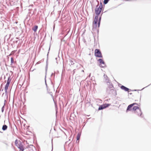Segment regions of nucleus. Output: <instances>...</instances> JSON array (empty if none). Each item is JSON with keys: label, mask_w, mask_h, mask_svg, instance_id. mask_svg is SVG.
<instances>
[{"label": "nucleus", "mask_w": 151, "mask_h": 151, "mask_svg": "<svg viewBox=\"0 0 151 151\" xmlns=\"http://www.w3.org/2000/svg\"><path fill=\"white\" fill-rule=\"evenodd\" d=\"M134 106L132 110L138 116H142V112L140 109L139 107V105L136 103H134L129 105L127 109V111H131L132 107Z\"/></svg>", "instance_id": "f257e3e1"}, {"label": "nucleus", "mask_w": 151, "mask_h": 151, "mask_svg": "<svg viewBox=\"0 0 151 151\" xmlns=\"http://www.w3.org/2000/svg\"><path fill=\"white\" fill-rule=\"evenodd\" d=\"M101 17H99V20L98 17L95 16L93 22V27L94 28H99L100 26Z\"/></svg>", "instance_id": "f03ea898"}, {"label": "nucleus", "mask_w": 151, "mask_h": 151, "mask_svg": "<svg viewBox=\"0 0 151 151\" xmlns=\"http://www.w3.org/2000/svg\"><path fill=\"white\" fill-rule=\"evenodd\" d=\"M102 8V3H101L100 4L99 6L97 5L95 9V13L96 14V16H97L98 17V16L100 14L101 12Z\"/></svg>", "instance_id": "7ed1b4c3"}, {"label": "nucleus", "mask_w": 151, "mask_h": 151, "mask_svg": "<svg viewBox=\"0 0 151 151\" xmlns=\"http://www.w3.org/2000/svg\"><path fill=\"white\" fill-rule=\"evenodd\" d=\"M15 143L18 148L19 149V151H23L24 150L23 146L20 142H19L17 140H15Z\"/></svg>", "instance_id": "20e7f679"}, {"label": "nucleus", "mask_w": 151, "mask_h": 151, "mask_svg": "<svg viewBox=\"0 0 151 151\" xmlns=\"http://www.w3.org/2000/svg\"><path fill=\"white\" fill-rule=\"evenodd\" d=\"M95 55L96 57L102 58V56L101 52L99 49H96L95 50Z\"/></svg>", "instance_id": "39448f33"}, {"label": "nucleus", "mask_w": 151, "mask_h": 151, "mask_svg": "<svg viewBox=\"0 0 151 151\" xmlns=\"http://www.w3.org/2000/svg\"><path fill=\"white\" fill-rule=\"evenodd\" d=\"M111 105V104H105L101 105L99 108L98 110H99L103 109H105L106 107H108L109 106Z\"/></svg>", "instance_id": "423d86ee"}, {"label": "nucleus", "mask_w": 151, "mask_h": 151, "mask_svg": "<svg viewBox=\"0 0 151 151\" xmlns=\"http://www.w3.org/2000/svg\"><path fill=\"white\" fill-rule=\"evenodd\" d=\"M11 82V80L9 78L8 79L7 83L5 86L4 90L5 92H7V90L9 86L10 83Z\"/></svg>", "instance_id": "0eeeda50"}, {"label": "nucleus", "mask_w": 151, "mask_h": 151, "mask_svg": "<svg viewBox=\"0 0 151 151\" xmlns=\"http://www.w3.org/2000/svg\"><path fill=\"white\" fill-rule=\"evenodd\" d=\"M98 60L99 63V65L101 67H104L105 66V63L102 59H99Z\"/></svg>", "instance_id": "6e6552de"}, {"label": "nucleus", "mask_w": 151, "mask_h": 151, "mask_svg": "<svg viewBox=\"0 0 151 151\" xmlns=\"http://www.w3.org/2000/svg\"><path fill=\"white\" fill-rule=\"evenodd\" d=\"M46 86H47V93L49 94L50 95L52 96V92L51 91V90L50 88H49V87H48L47 86V85L46 84Z\"/></svg>", "instance_id": "1a4fd4ad"}, {"label": "nucleus", "mask_w": 151, "mask_h": 151, "mask_svg": "<svg viewBox=\"0 0 151 151\" xmlns=\"http://www.w3.org/2000/svg\"><path fill=\"white\" fill-rule=\"evenodd\" d=\"M121 88L122 89L124 90L125 91H128L129 90V88L123 86H122L121 87Z\"/></svg>", "instance_id": "9d476101"}, {"label": "nucleus", "mask_w": 151, "mask_h": 151, "mask_svg": "<svg viewBox=\"0 0 151 151\" xmlns=\"http://www.w3.org/2000/svg\"><path fill=\"white\" fill-rule=\"evenodd\" d=\"M38 28V26L37 25L33 27L32 28V29L35 32H36Z\"/></svg>", "instance_id": "9b49d317"}, {"label": "nucleus", "mask_w": 151, "mask_h": 151, "mask_svg": "<svg viewBox=\"0 0 151 151\" xmlns=\"http://www.w3.org/2000/svg\"><path fill=\"white\" fill-rule=\"evenodd\" d=\"M7 128V126L6 125H4L2 127V129L3 130H6Z\"/></svg>", "instance_id": "f8f14e48"}, {"label": "nucleus", "mask_w": 151, "mask_h": 151, "mask_svg": "<svg viewBox=\"0 0 151 151\" xmlns=\"http://www.w3.org/2000/svg\"><path fill=\"white\" fill-rule=\"evenodd\" d=\"M80 137V134L78 133V134L77 137V140L79 141Z\"/></svg>", "instance_id": "ddd939ff"}, {"label": "nucleus", "mask_w": 151, "mask_h": 151, "mask_svg": "<svg viewBox=\"0 0 151 151\" xmlns=\"http://www.w3.org/2000/svg\"><path fill=\"white\" fill-rule=\"evenodd\" d=\"M69 62H70V64L69 63V65H73L74 63L73 62V61L71 60H70Z\"/></svg>", "instance_id": "4468645a"}, {"label": "nucleus", "mask_w": 151, "mask_h": 151, "mask_svg": "<svg viewBox=\"0 0 151 151\" xmlns=\"http://www.w3.org/2000/svg\"><path fill=\"white\" fill-rule=\"evenodd\" d=\"M14 62V60L13 58H11V63L12 64Z\"/></svg>", "instance_id": "2eb2a0df"}, {"label": "nucleus", "mask_w": 151, "mask_h": 151, "mask_svg": "<svg viewBox=\"0 0 151 151\" xmlns=\"http://www.w3.org/2000/svg\"><path fill=\"white\" fill-rule=\"evenodd\" d=\"M109 0H104V3L105 4H106L109 1Z\"/></svg>", "instance_id": "dca6fc26"}, {"label": "nucleus", "mask_w": 151, "mask_h": 151, "mask_svg": "<svg viewBox=\"0 0 151 151\" xmlns=\"http://www.w3.org/2000/svg\"><path fill=\"white\" fill-rule=\"evenodd\" d=\"M30 146H31V147L32 149L33 148L34 149H35V147L33 146L32 145H31Z\"/></svg>", "instance_id": "f3484780"}]
</instances>
